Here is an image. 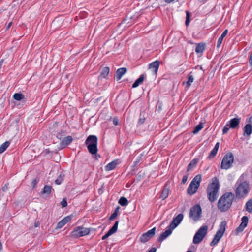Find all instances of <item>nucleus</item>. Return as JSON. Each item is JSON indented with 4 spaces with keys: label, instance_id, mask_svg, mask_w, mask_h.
Listing matches in <instances>:
<instances>
[{
    "label": "nucleus",
    "instance_id": "38",
    "mask_svg": "<svg viewBox=\"0 0 252 252\" xmlns=\"http://www.w3.org/2000/svg\"><path fill=\"white\" fill-rule=\"evenodd\" d=\"M230 128H231V127H229V125L227 123L222 130L223 134L227 133Z\"/></svg>",
    "mask_w": 252,
    "mask_h": 252
},
{
    "label": "nucleus",
    "instance_id": "6",
    "mask_svg": "<svg viewBox=\"0 0 252 252\" xmlns=\"http://www.w3.org/2000/svg\"><path fill=\"white\" fill-rule=\"evenodd\" d=\"M208 230V226L204 225L201 227L196 232L193 239V242L195 244L200 243L206 236Z\"/></svg>",
    "mask_w": 252,
    "mask_h": 252
},
{
    "label": "nucleus",
    "instance_id": "47",
    "mask_svg": "<svg viewBox=\"0 0 252 252\" xmlns=\"http://www.w3.org/2000/svg\"><path fill=\"white\" fill-rule=\"evenodd\" d=\"M186 19H189L190 18V14L189 12L188 11H186Z\"/></svg>",
    "mask_w": 252,
    "mask_h": 252
},
{
    "label": "nucleus",
    "instance_id": "49",
    "mask_svg": "<svg viewBox=\"0 0 252 252\" xmlns=\"http://www.w3.org/2000/svg\"><path fill=\"white\" fill-rule=\"evenodd\" d=\"M189 22H190V19H186L185 23H186V25L187 26H188V25L189 23Z\"/></svg>",
    "mask_w": 252,
    "mask_h": 252
},
{
    "label": "nucleus",
    "instance_id": "43",
    "mask_svg": "<svg viewBox=\"0 0 252 252\" xmlns=\"http://www.w3.org/2000/svg\"><path fill=\"white\" fill-rule=\"evenodd\" d=\"M227 33H228V30L226 29L225 30H224V31L223 32V33L221 34V35L220 37L223 39V38L226 36Z\"/></svg>",
    "mask_w": 252,
    "mask_h": 252
},
{
    "label": "nucleus",
    "instance_id": "28",
    "mask_svg": "<svg viewBox=\"0 0 252 252\" xmlns=\"http://www.w3.org/2000/svg\"><path fill=\"white\" fill-rule=\"evenodd\" d=\"M72 141V138L70 136H68L63 139L62 141V144L64 146H67L70 144Z\"/></svg>",
    "mask_w": 252,
    "mask_h": 252
},
{
    "label": "nucleus",
    "instance_id": "19",
    "mask_svg": "<svg viewBox=\"0 0 252 252\" xmlns=\"http://www.w3.org/2000/svg\"><path fill=\"white\" fill-rule=\"evenodd\" d=\"M159 64V61L157 60L151 63L149 65V68L150 69H153L154 73L156 74L158 72Z\"/></svg>",
    "mask_w": 252,
    "mask_h": 252
},
{
    "label": "nucleus",
    "instance_id": "51",
    "mask_svg": "<svg viewBox=\"0 0 252 252\" xmlns=\"http://www.w3.org/2000/svg\"><path fill=\"white\" fill-rule=\"evenodd\" d=\"M7 189V186H6V185H5L4 187H3L2 190L3 191H5Z\"/></svg>",
    "mask_w": 252,
    "mask_h": 252
},
{
    "label": "nucleus",
    "instance_id": "37",
    "mask_svg": "<svg viewBox=\"0 0 252 252\" xmlns=\"http://www.w3.org/2000/svg\"><path fill=\"white\" fill-rule=\"evenodd\" d=\"M145 118L144 116V115H142V113H140V117L138 120V124L141 125L143 124L145 122Z\"/></svg>",
    "mask_w": 252,
    "mask_h": 252
},
{
    "label": "nucleus",
    "instance_id": "13",
    "mask_svg": "<svg viewBox=\"0 0 252 252\" xmlns=\"http://www.w3.org/2000/svg\"><path fill=\"white\" fill-rule=\"evenodd\" d=\"M242 222L240 225L237 228L236 232L238 234L242 232L247 226L248 223V218L247 216H243L241 219Z\"/></svg>",
    "mask_w": 252,
    "mask_h": 252
},
{
    "label": "nucleus",
    "instance_id": "15",
    "mask_svg": "<svg viewBox=\"0 0 252 252\" xmlns=\"http://www.w3.org/2000/svg\"><path fill=\"white\" fill-rule=\"evenodd\" d=\"M241 119L238 117L234 118L229 121L227 124L232 129H236L238 127Z\"/></svg>",
    "mask_w": 252,
    "mask_h": 252
},
{
    "label": "nucleus",
    "instance_id": "55",
    "mask_svg": "<svg viewBox=\"0 0 252 252\" xmlns=\"http://www.w3.org/2000/svg\"><path fill=\"white\" fill-rule=\"evenodd\" d=\"M137 163H138V161H137L136 163L135 162V164H136Z\"/></svg>",
    "mask_w": 252,
    "mask_h": 252
},
{
    "label": "nucleus",
    "instance_id": "1",
    "mask_svg": "<svg viewBox=\"0 0 252 252\" xmlns=\"http://www.w3.org/2000/svg\"><path fill=\"white\" fill-rule=\"evenodd\" d=\"M234 200V195L231 192H226L219 199L217 207L221 212L228 211L231 207Z\"/></svg>",
    "mask_w": 252,
    "mask_h": 252
},
{
    "label": "nucleus",
    "instance_id": "50",
    "mask_svg": "<svg viewBox=\"0 0 252 252\" xmlns=\"http://www.w3.org/2000/svg\"><path fill=\"white\" fill-rule=\"evenodd\" d=\"M156 251V249L155 248H152L151 250H150L148 252H155Z\"/></svg>",
    "mask_w": 252,
    "mask_h": 252
},
{
    "label": "nucleus",
    "instance_id": "25",
    "mask_svg": "<svg viewBox=\"0 0 252 252\" xmlns=\"http://www.w3.org/2000/svg\"><path fill=\"white\" fill-rule=\"evenodd\" d=\"M205 49V44L203 43H200L197 44L195 52L197 53H202Z\"/></svg>",
    "mask_w": 252,
    "mask_h": 252
},
{
    "label": "nucleus",
    "instance_id": "46",
    "mask_svg": "<svg viewBox=\"0 0 252 252\" xmlns=\"http://www.w3.org/2000/svg\"><path fill=\"white\" fill-rule=\"evenodd\" d=\"M249 63L250 65L252 66V53L250 55V58H249Z\"/></svg>",
    "mask_w": 252,
    "mask_h": 252
},
{
    "label": "nucleus",
    "instance_id": "45",
    "mask_svg": "<svg viewBox=\"0 0 252 252\" xmlns=\"http://www.w3.org/2000/svg\"><path fill=\"white\" fill-rule=\"evenodd\" d=\"M118 118H114L113 120V124L114 125H115V126H117L118 125Z\"/></svg>",
    "mask_w": 252,
    "mask_h": 252
},
{
    "label": "nucleus",
    "instance_id": "54",
    "mask_svg": "<svg viewBox=\"0 0 252 252\" xmlns=\"http://www.w3.org/2000/svg\"><path fill=\"white\" fill-rule=\"evenodd\" d=\"M191 252V251H187V252Z\"/></svg>",
    "mask_w": 252,
    "mask_h": 252
},
{
    "label": "nucleus",
    "instance_id": "10",
    "mask_svg": "<svg viewBox=\"0 0 252 252\" xmlns=\"http://www.w3.org/2000/svg\"><path fill=\"white\" fill-rule=\"evenodd\" d=\"M90 229L87 228L78 227L71 232V236L74 238L81 237L88 234Z\"/></svg>",
    "mask_w": 252,
    "mask_h": 252
},
{
    "label": "nucleus",
    "instance_id": "35",
    "mask_svg": "<svg viewBox=\"0 0 252 252\" xmlns=\"http://www.w3.org/2000/svg\"><path fill=\"white\" fill-rule=\"evenodd\" d=\"M193 80H194L193 76L190 74H189V77H188V80L187 82V86L189 87H190L191 83L193 82Z\"/></svg>",
    "mask_w": 252,
    "mask_h": 252
},
{
    "label": "nucleus",
    "instance_id": "44",
    "mask_svg": "<svg viewBox=\"0 0 252 252\" xmlns=\"http://www.w3.org/2000/svg\"><path fill=\"white\" fill-rule=\"evenodd\" d=\"M188 176H187V175L184 176L183 178H182V182L183 184L186 183L187 181V180H188Z\"/></svg>",
    "mask_w": 252,
    "mask_h": 252
},
{
    "label": "nucleus",
    "instance_id": "8",
    "mask_svg": "<svg viewBox=\"0 0 252 252\" xmlns=\"http://www.w3.org/2000/svg\"><path fill=\"white\" fill-rule=\"evenodd\" d=\"M225 225L226 223L225 221H223L221 222V224L220 226V228L217 231V233L215 234L214 238L210 243V245L211 246H214L216 245L221 238L225 231Z\"/></svg>",
    "mask_w": 252,
    "mask_h": 252
},
{
    "label": "nucleus",
    "instance_id": "30",
    "mask_svg": "<svg viewBox=\"0 0 252 252\" xmlns=\"http://www.w3.org/2000/svg\"><path fill=\"white\" fill-rule=\"evenodd\" d=\"M10 143L8 141H6L4 143H3L0 146V154H1L3 152H4L6 150V149L8 147Z\"/></svg>",
    "mask_w": 252,
    "mask_h": 252
},
{
    "label": "nucleus",
    "instance_id": "5",
    "mask_svg": "<svg viewBox=\"0 0 252 252\" xmlns=\"http://www.w3.org/2000/svg\"><path fill=\"white\" fill-rule=\"evenodd\" d=\"M201 179L202 176L200 174H198L194 177L188 187L187 189L188 194L193 195L197 191L200 186Z\"/></svg>",
    "mask_w": 252,
    "mask_h": 252
},
{
    "label": "nucleus",
    "instance_id": "36",
    "mask_svg": "<svg viewBox=\"0 0 252 252\" xmlns=\"http://www.w3.org/2000/svg\"><path fill=\"white\" fill-rule=\"evenodd\" d=\"M118 209L119 208H117L115 210V211L112 214V215L110 216V217L109 218V220H114L116 218V217H117V216L118 215L117 212H118Z\"/></svg>",
    "mask_w": 252,
    "mask_h": 252
},
{
    "label": "nucleus",
    "instance_id": "18",
    "mask_svg": "<svg viewBox=\"0 0 252 252\" xmlns=\"http://www.w3.org/2000/svg\"><path fill=\"white\" fill-rule=\"evenodd\" d=\"M172 229L171 228H169L168 229L166 230L165 232H163L160 234L159 237L158 238V241L159 242H162L165 239H166L168 236H169L172 232Z\"/></svg>",
    "mask_w": 252,
    "mask_h": 252
},
{
    "label": "nucleus",
    "instance_id": "21",
    "mask_svg": "<svg viewBox=\"0 0 252 252\" xmlns=\"http://www.w3.org/2000/svg\"><path fill=\"white\" fill-rule=\"evenodd\" d=\"M118 160H115L108 163L105 167L106 171H110L114 169L116 166L118 164Z\"/></svg>",
    "mask_w": 252,
    "mask_h": 252
},
{
    "label": "nucleus",
    "instance_id": "2",
    "mask_svg": "<svg viewBox=\"0 0 252 252\" xmlns=\"http://www.w3.org/2000/svg\"><path fill=\"white\" fill-rule=\"evenodd\" d=\"M219 189V180L216 177L213 178L212 183L208 185L207 189L208 198L211 202H214L217 200Z\"/></svg>",
    "mask_w": 252,
    "mask_h": 252
},
{
    "label": "nucleus",
    "instance_id": "27",
    "mask_svg": "<svg viewBox=\"0 0 252 252\" xmlns=\"http://www.w3.org/2000/svg\"><path fill=\"white\" fill-rule=\"evenodd\" d=\"M198 160L196 158L193 159L191 162L189 163L187 167V171H189L192 170L196 165Z\"/></svg>",
    "mask_w": 252,
    "mask_h": 252
},
{
    "label": "nucleus",
    "instance_id": "17",
    "mask_svg": "<svg viewBox=\"0 0 252 252\" xmlns=\"http://www.w3.org/2000/svg\"><path fill=\"white\" fill-rule=\"evenodd\" d=\"M252 133V126L251 124H247L244 127L243 135L249 137Z\"/></svg>",
    "mask_w": 252,
    "mask_h": 252
},
{
    "label": "nucleus",
    "instance_id": "9",
    "mask_svg": "<svg viewBox=\"0 0 252 252\" xmlns=\"http://www.w3.org/2000/svg\"><path fill=\"white\" fill-rule=\"evenodd\" d=\"M202 209L199 205H195L190 209L189 216L195 221L199 220L201 217Z\"/></svg>",
    "mask_w": 252,
    "mask_h": 252
},
{
    "label": "nucleus",
    "instance_id": "52",
    "mask_svg": "<svg viewBox=\"0 0 252 252\" xmlns=\"http://www.w3.org/2000/svg\"><path fill=\"white\" fill-rule=\"evenodd\" d=\"M11 25H12V22H10L7 26V27H6L7 29H8L11 27Z\"/></svg>",
    "mask_w": 252,
    "mask_h": 252
},
{
    "label": "nucleus",
    "instance_id": "14",
    "mask_svg": "<svg viewBox=\"0 0 252 252\" xmlns=\"http://www.w3.org/2000/svg\"><path fill=\"white\" fill-rule=\"evenodd\" d=\"M119 221H116L113 226L111 227V228L104 235H103L102 237V240H105L108 237L115 233L118 229Z\"/></svg>",
    "mask_w": 252,
    "mask_h": 252
},
{
    "label": "nucleus",
    "instance_id": "26",
    "mask_svg": "<svg viewBox=\"0 0 252 252\" xmlns=\"http://www.w3.org/2000/svg\"><path fill=\"white\" fill-rule=\"evenodd\" d=\"M110 71L109 68L108 67H105L102 68L100 75L99 76V78H105L108 75Z\"/></svg>",
    "mask_w": 252,
    "mask_h": 252
},
{
    "label": "nucleus",
    "instance_id": "23",
    "mask_svg": "<svg viewBox=\"0 0 252 252\" xmlns=\"http://www.w3.org/2000/svg\"><path fill=\"white\" fill-rule=\"evenodd\" d=\"M220 143L219 142H217L214 148L212 149V150L209 153V155L208 157V158L209 159H211L212 158H213L217 154L218 149L219 148Z\"/></svg>",
    "mask_w": 252,
    "mask_h": 252
},
{
    "label": "nucleus",
    "instance_id": "53",
    "mask_svg": "<svg viewBox=\"0 0 252 252\" xmlns=\"http://www.w3.org/2000/svg\"><path fill=\"white\" fill-rule=\"evenodd\" d=\"M3 60H1L0 61V67H1L2 63H3Z\"/></svg>",
    "mask_w": 252,
    "mask_h": 252
},
{
    "label": "nucleus",
    "instance_id": "39",
    "mask_svg": "<svg viewBox=\"0 0 252 252\" xmlns=\"http://www.w3.org/2000/svg\"><path fill=\"white\" fill-rule=\"evenodd\" d=\"M60 204L62 207H66L67 205L66 199L65 198H63Z\"/></svg>",
    "mask_w": 252,
    "mask_h": 252
},
{
    "label": "nucleus",
    "instance_id": "12",
    "mask_svg": "<svg viewBox=\"0 0 252 252\" xmlns=\"http://www.w3.org/2000/svg\"><path fill=\"white\" fill-rule=\"evenodd\" d=\"M183 214H179L176 217L174 218L170 223L169 228L173 230L175 229L182 221L183 219Z\"/></svg>",
    "mask_w": 252,
    "mask_h": 252
},
{
    "label": "nucleus",
    "instance_id": "29",
    "mask_svg": "<svg viewBox=\"0 0 252 252\" xmlns=\"http://www.w3.org/2000/svg\"><path fill=\"white\" fill-rule=\"evenodd\" d=\"M246 210L249 213H252V198L246 202Z\"/></svg>",
    "mask_w": 252,
    "mask_h": 252
},
{
    "label": "nucleus",
    "instance_id": "31",
    "mask_svg": "<svg viewBox=\"0 0 252 252\" xmlns=\"http://www.w3.org/2000/svg\"><path fill=\"white\" fill-rule=\"evenodd\" d=\"M52 190V187L49 185H45L43 188L42 193L46 194L47 195L49 194Z\"/></svg>",
    "mask_w": 252,
    "mask_h": 252
},
{
    "label": "nucleus",
    "instance_id": "11",
    "mask_svg": "<svg viewBox=\"0 0 252 252\" xmlns=\"http://www.w3.org/2000/svg\"><path fill=\"white\" fill-rule=\"evenodd\" d=\"M156 227L148 230L147 232L143 233L140 238V241L145 243L150 240L155 234Z\"/></svg>",
    "mask_w": 252,
    "mask_h": 252
},
{
    "label": "nucleus",
    "instance_id": "16",
    "mask_svg": "<svg viewBox=\"0 0 252 252\" xmlns=\"http://www.w3.org/2000/svg\"><path fill=\"white\" fill-rule=\"evenodd\" d=\"M71 220L70 216H68L64 218L61 221H60L57 225V228L60 229L64 226L67 222Z\"/></svg>",
    "mask_w": 252,
    "mask_h": 252
},
{
    "label": "nucleus",
    "instance_id": "34",
    "mask_svg": "<svg viewBox=\"0 0 252 252\" xmlns=\"http://www.w3.org/2000/svg\"><path fill=\"white\" fill-rule=\"evenodd\" d=\"M203 128V125L202 123H200L197 125L194 128L193 133L194 134H197L200 130Z\"/></svg>",
    "mask_w": 252,
    "mask_h": 252
},
{
    "label": "nucleus",
    "instance_id": "4",
    "mask_svg": "<svg viewBox=\"0 0 252 252\" xmlns=\"http://www.w3.org/2000/svg\"><path fill=\"white\" fill-rule=\"evenodd\" d=\"M97 137L95 135H89L85 141L89 152L94 155L97 152Z\"/></svg>",
    "mask_w": 252,
    "mask_h": 252
},
{
    "label": "nucleus",
    "instance_id": "41",
    "mask_svg": "<svg viewBox=\"0 0 252 252\" xmlns=\"http://www.w3.org/2000/svg\"><path fill=\"white\" fill-rule=\"evenodd\" d=\"M63 180V178L60 176H59L58 178L57 179L55 182L57 185H60Z\"/></svg>",
    "mask_w": 252,
    "mask_h": 252
},
{
    "label": "nucleus",
    "instance_id": "48",
    "mask_svg": "<svg viewBox=\"0 0 252 252\" xmlns=\"http://www.w3.org/2000/svg\"><path fill=\"white\" fill-rule=\"evenodd\" d=\"M40 225V223L39 221H36V222H35L34 224V226L35 227H37L39 226Z\"/></svg>",
    "mask_w": 252,
    "mask_h": 252
},
{
    "label": "nucleus",
    "instance_id": "22",
    "mask_svg": "<svg viewBox=\"0 0 252 252\" xmlns=\"http://www.w3.org/2000/svg\"><path fill=\"white\" fill-rule=\"evenodd\" d=\"M126 72V69L125 67H122L118 69L116 71V78L117 80H120L123 75Z\"/></svg>",
    "mask_w": 252,
    "mask_h": 252
},
{
    "label": "nucleus",
    "instance_id": "3",
    "mask_svg": "<svg viewBox=\"0 0 252 252\" xmlns=\"http://www.w3.org/2000/svg\"><path fill=\"white\" fill-rule=\"evenodd\" d=\"M250 190L249 183L247 181L237 183L235 189L236 196L238 198H243L246 197Z\"/></svg>",
    "mask_w": 252,
    "mask_h": 252
},
{
    "label": "nucleus",
    "instance_id": "20",
    "mask_svg": "<svg viewBox=\"0 0 252 252\" xmlns=\"http://www.w3.org/2000/svg\"><path fill=\"white\" fill-rule=\"evenodd\" d=\"M169 189L167 187V184H166L164 188L162 189L161 194L160 196V198L162 199V200H164L166 198H167L169 195Z\"/></svg>",
    "mask_w": 252,
    "mask_h": 252
},
{
    "label": "nucleus",
    "instance_id": "7",
    "mask_svg": "<svg viewBox=\"0 0 252 252\" xmlns=\"http://www.w3.org/2000/svg\"><path fill=\"white\" fill-rule=\"evenodd\" d=\"M234 156L232 153H229L226 154L221 161V168L225 170L228 169L232 166Z\"/></svg>",
    "mask_w": 252,
    "mask_h": 252
},
{
    "label": "nucleus",
    "instance_id": "56",
    "mask_svg": "<svg viewBox=\"0 0 252 252\" xmlns=\"http://www.w3.org/2000/svg\"><path fill=\"white\" fill-rule=\"evenodd\" d=\"M251 178H252V176H251Z\"/></svg>",
    "mask_w": 252,
    "mask_h": 252
},
{
    "label": "nucleus",
    "instance_id": "33",
    "mask_svg": "<svg viewBox=\"0 0 252 252\" xmlns=\"http://www.w3.org/2000/svg\"><path fill=\"white\" fill-rule=\"evenodd\" d=\"M13 98L16 100L20 101L24 98V95L21 93H15L13 95Z\"/></svg>",
    "mask_w": 252,
    "mask_h": 252
},
{
    "label": "nucleus",
    "instance_id": "32",
    "mask_svg": "<svg viewBox=\"0 0 252 252\" xmlns=\"http://www.w3.org/2000/svg\"><path fill=\"white\" fill-rule=\"evenodd\" d=\"M128 200L127 199L124 197H121L119 200V203L122 206H126L128 204Z\"/></svg>",
    "mask_w": 252,
    "mask_h": 252
},
{
    "label": "nucleus",
    "instance_id": "42",
    "mask_svg": "<svg viewBox=\"0 0 252 252\" xmlns=\"http://www.w3.org/2000/svg\"><path fill=\"white\" fill-rule=\"evenodd\" d=\"M38 182V180H37L36 179H34L32 180V188H34L36 186Z\"/></svg>",
    "mask_w": 252,
    "mask_h": 252
},
{
    "label": "nucleus",
    "instance_id": "40",
    "mask_svg": "<svg viewBox=\"0 0 252 252\" xmlns=\"http://www.w3.org/2000/svg\"><path fill=\"white\" fill-rule=\"evenodd\" d=\"M222 41H223V38L220 37L217 41V48H219L220 47V46L222 42Z\"/></svg>",
    "mask_w": 252,
    "mask_h": 252
},
{
    "label": "nucleus",
    "instance_id": "24",
    "mask_svg": "<svg viewBox=\"0 0 252 252\" xmlns=\"http://www.w3.org/2000/svg\"><path fill=\"white\" fill-rule=\"evenodd\" d=\"M145 79V76L144 74H142L140 77L135 81L132 85V88H136L138 87L140 84H141Z\"/></svg>",
    "mask_w": 252,
    "mask_h": 252
}]
</instances>
